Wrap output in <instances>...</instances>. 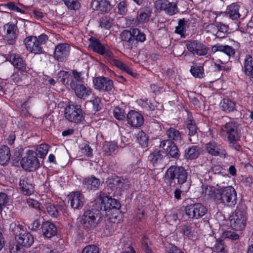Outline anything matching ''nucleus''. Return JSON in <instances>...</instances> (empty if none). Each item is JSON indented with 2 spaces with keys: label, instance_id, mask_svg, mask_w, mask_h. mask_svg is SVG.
Masks as SVG:
<instances>
[{
  "label": "nucleus",
  "instance_id": "obj_1",
  "mask_svg": "<svg viewBox=\"0 0 253 253\" xmlns=\"http://www.w3.org/2000/svg\"><path fill=\"white\" fill-rule=\"evenodd\" d=\"M98 206H95L91 210L85 211L82 217L81 223L84 228L91 230L98 224L100 216Z\"/></svg>",
  "mask_w": 253,
  "mask_h": 253
},
{
  "label": "nucleus",
  "instance_id": "obj_2",
  "mask_svg": "<svg viewBox=\"0 0 253 253\" xmlns=\"http://www.w3.org/2000/svg\"><path fill=\"white\" fill-rule=\"evenodd\" d=\"M246 211L243 206H237L230 219L231 227L235 230H242L246 225Z\"/></svg>",
  "mask_w": 253,
  "mask_h": 253
},
{
  "label": "nucleus",
  "instance_id": "obj_3",
  "mask_svg": "<svg viewBox=\"0 0 253 253\" xmlns=\"http://www.w3.org/2000/svg\"><path fill=\"white\" fill-rule=\"evenodd\" d=\"M217 203H222L228 206H234L237 201V194L235 189L231 186L226 187L219 190L217 193Z\"/></svg>",
  "mask_w": 253,
  "mask_h": 253
},
{
  "label": "nucleus",
  "instance_id": "obj_4",
  "mask_svg": "<svg viewBox=\"0 0 253 253\" xmlns=\"http://www.w3.org/2000/svg\"><path fill=\"white\" fill-rule=\"evenodd\" d=\"M21 166L26 171L33 172L40 166V163L35 152L33 150H29L26 152V156L21 160Z\"/></svg>",
  "mask_w": 253,
  "mask_h": 253
},
{
  "label": "nucleus",
  "instance_id": "obj_5",
  "mask_svg": "<svg viewBox=\"0 0 253 253\" xmlns=\"http://www.w3.org/2000/svg\"><path fill=\"white\" fill-rule=\"evenodd\" d=\"M65 117L69 121L78 123L84 119L83 111L80 106L70 104L65 109Z\"/></svg>",
  "mask_w": 253,
  "mask_h": 253
},
{
  "label": "nucleus",
  "instance_id": "obj_6",
  "mask_svg": "<svg viewBox=\"0 0 253 253\" xmlns=\"http://www.w3.org/2000/svg\"><path fill=\"white\" fill-rule=\"evenodd\" d=\"M95 206H98L99 210L109 211L111 210H119L121 204L119 201L109 196H104L95 200Z\"/></svg>",
  "mask_w": 253,
  "mask_h": 253
},
{
  "label": "nucleus",
  "instance_id": "obj_7",
  "mask_svg": "<svg viewBox=\"0 0 253 253\" xmlns=\"http://www.w3.org/2000/svg\"><path fill=\"white\" fill-rule=\"evenodd\" d=\"M247 14V9L244 7H241L238 4L232 3L227 6L225 12H221L220 15H225L233 20H237L244 19Z\"/></svg>",
  "mask_w": 253,
  "mask_h": 253
},
{
  "label": "nucleus",
  "instance_id": "obj_8",
  "mask_svg": "<svg viewBox=\"0 0 253 253\" xmlns=\"http://www.w3.org/2000/svg\"><path fill=\"white\" fill-rule=\"evenodd\" d=\"M221 130L227 135V138L229 141L239 140L241 133L237 123L234 121L226 123L222 126Z\"/></svg>",
  "mask_w": 253,
  "mask_h": 253
},
{
  "label": "nucleus",
  "instance_id": "obj_9",
  "mask_svg": "<svg viewBox=\"0 0 253 253\" xmlns=\"http://www.w3.org/2000/svg\"><path fill=\"white\" fill-rule=\"evenodd\" d=\"M184 211L189 218L198 219L206 213L207 210L202 204L196 203L187 206Z\"/></svg>",
  "mask_w": 253,
  "mask_h": 253
},
{
  "label": "nucleus",
  "instance_id": "obj_10",
  "mask_svg": "<svg viewBox=\"0 0 253 253\" xmlns=\"http://www.w3.org/2000/svg\"><path fill=\"white\" fill-rule=\"evenodd\" d=\"M188 50L193 55L205 56L209 51V48L197 40L189 41L186 43Z\"/></svg>",
  "mask_w": 253,
  "mask_h": 253
},
{
  "label": "nucleus",
  "instance_id": "obj_11",
  "mask_svg": "<svg viewBox=\"0 0 253 253\" xmlns=\"http://www.w3.org/2000/svg\"><path fill=\"white\" fill-rule=\"evenodd\" d=\"M90 42L89 46L94 51L103 56L108 60L112 59L113 53L108 46H104L98 40L94 38L90 39Z\"/></svg>",
  "mask_w": 253,
  "mask_h": 253
},
{
  "label": "nucleus",
  "instance_id": "obj_12",
  "mask_svg": "<svg viewBox=\"0 0 253 253\" xmlns=\"http://www.w3.org/2000/svg\"><path fill=\"white\" fill-rule=\"evenodd\" d=\"M155 5L157 9L164 10L169 15H173L178 11L175 0H159L156 2Z\"/></svg>",
  "mask_w": 253,
  "mask_h": 253
},
{
  "label": "nucleus",
  "instance_id": "obj_13",
  "mask_svg": "<svg viewBox=\"0 0 253 253\" xmlns=\"http://www.w3.org/2000/svg\"><path fill=\"white\" fill-rule=\"evenodd\" d=\"M94 88L100 91L109 92L113 88L112 80L108 78L99 77L93 80Z\"/></svg>",
  "mask_w": 253,
  "mask_h": 253
},
{
  "label": "nucleus",
  "instance_id": "obj_14",
  "mask_svg": "<svg viewBox=\"0 0 253 253\" xmlns=\"http://www.w3.org/2000/svg\"><path fill=\"white\" fill-rule=\"evenodd\" d=\"M120 38L123 42V46L126 48L132 50L137 47L136 40L133 34H132L131 29L123 31L120 34Z\"/></svg>",
  "mask_w": 253,
  "mask_h": 253
},
{
  "label": "nucleus",
  "instance_id": "obj_15",
  "mask_svg": "<svg viewBox=\"0 0 253 253\" xmlns=\"http://www.w3.org/2000/svg\"><path fill=\"white\" fill-rule=\"evenodd\" d=\"M70 50V46L66 43L57 44L54 49V57L60 62L65 61L68 58Z\"/></svg>",
  "mask_w": 253,
  "mask_h": 253
},
{
  "label": "nucleus",
  "instance_id": "obj_16",
  "mask_svg": "<svg viewBox=\"0 0 253 253\" xmlns=\"http://www.w3.org/2000/svg\"><path fill=\"white\" fill-rule=\"evenodd\" d=\"M71 87L74 90L76 95L82 99H86L91 94V89L83 83H70Z\"/></svg>",
  "mask_w": 253,
  "mask_h": 253
},
{
  "label": "nucleus",
  "instance_id": "obj_17",
  "mask_svg": "<svg viewBox=\"0 0 253 253\" xmlns=\"http://www.w3.org/2000/svg\"><path fill=\"white\" fill-rule=\"evenodd\" d=\"M26 48L32 53L40 54L42 52V47L38 42V38L35 36H30L25 39Z\"/></svg>",
  "mask_w": 253,
  "mask_h": 253
},
{
  "label": "nucleus",
  "instance_id": "obj_18",
  "mask_svg": "<svg viewBox=\"0 0 253 253\" xmlns=\"http://www.w3.org/2000/svg\"><path fill=\"white\" fill-rule=\"evenodd\" d=\"M4 29L6 30L5 38L7 43L14 45L18 36L17 26L13 23H8L4 25Z\"/></svg>",
  "mask_w": 253,
  "mask_h": 253
},
{
  "label": "nucleus",
  "instance_id": "obj_19",
  "mask_svg": "<svg viewBox=\"0 0 253 253\" xmlns=\"http://www.w3.org/2000/svg\"><path fill=\"white\" fill-rule=\"evenodd\" d=\"M160 147L166 151L172 158L178 159L180 152L176 145L170 140H163L160 145Z\"/></svg>",
  "mask_w": 253,
  "mask_h": 253
},
{
  "label": "nucleus",
  "instance_id": "obj_20",
  "mask_svg": "<svg viewBox=\"0 0 253 253\" xmlns=\"http://www.w3.org/2000/svg\"><path fill=\"white\" fill-rule=\"evenodd\" d=\"M127 123L132 127L141 126L143 123V117L141 114L135 111H130L126 116Z\"/></svg>",
  "mask_w": 253,
  "mask_h": 253
},
{
  "label": "nucleus",
  "instance_id": "obj_21",
  "mask_svg": "<svg viewBox=\"0 0 253 253\" xmlns=\"http://www.w3.org/2000/svg\"><path fill=\"white\" fill-rule=\"evenodd\" d=\"M71 201V206L75 209H81L85 202L84 195L80 191L73 192L68 195Z\"/></svg>",
  "mask_w": 253,
  "mask_h": 253
},
{
  "label": "nucleus",
  "instance_id": "obj_22",
  "mask_svg": "<svg viewBox=\"0 0 253 253\" xmlns=\"http://www.w3.org/2000/svg\"><path fill=\"white\" fill-rule=\"evenodd\" d=\"M90 6L93 10L101 13L108 12L112 9L110 2L107 0H93Z\"/></svg>",
  "mask_w": 253,
  "mask_h": 253
},
{
  "label": "nucleus",
  "instance_id": "obj_23",
  "mask_svg": "<svg viewBox=\"0 0 253 253\" xmlns=\"http://www.w3.org/2000/svg\"><path fill=\"white\" fill-rule=\"evenodd\" d=\"M206 150L208 153L213 156H225V151L222 147L214 141H210L206 144Z\"/></svg>",
  "mask_w": 253,
  "mask_h": 253
},
{
  "label": "nucleus",
  "instance_id": "obj_24",
  "mask_svg": "<svg viewBox=\"0 0 253 253\" xmlns=\"http://www.w3.org/2000/svg\"><path fill=\"white\" fill-rule=\"evenodd\" d=\"M44 205L48 214L51 217H57L59 215L61 212L62 213L66 212V208L64 205L55 207L54 205L51 203H46Z\"/></svg>",
  "mask_w": 253,
  "mask_h": 253
},
{
  "label": "nucleus",
  "instance_id": "obj_25",
  "mask_svg": "<svg viewBox=\"0 0 253 253\" xmlns=\"http://www.w3.org/2000/svg\"><path fill=\"white\" fill-rule=\"evenodd\" d=\"M10 60L14 67L21 72L27 70V65L25 61L18 54H13L10 57Z\"/></svg>",
  "mask_w": 253,
  "mask_h": 253
},
{
  "label": "nucleus",
  "instance_id": "obj_26",
  "mask_svg": "<svg viewBox=\"0 0 253 253\" xmlns=\"http://www.w3.org/2000/svg\"><path fill=\"white\" fill-rule=\"evenodd\" d=\"M211 51L215 53L217 51L226 54L228 57H233L235 54V50L231 46L217 43L211 47Z\"/></svg>",
  "mask_w": 253,
  "mask_h": 253
},
{
  "label": "nucleus",
  "instance_id": "obj_27",
  "mask_svg": "<svg viewBox=\"0 0 253 253\" xmlns=\"http://www.w3.org/2000/svg\"><path fill=\"white\" fill-rule=\"evenodd\" d=\"M19 185L23 193L27 196H30L34 193V187L30 183L29 179L26 176L22 175L20 178Z\"/></svg>",
  "mask_w": 253,
  "mask_h": 253
},
{
  "label": "nucleus",
  "instance_id": "obj_28",
  "mask_svg": "<svg viewBox=\"0 0 253 253\" xmlns=\"http://www.w3.org/2000/svg\"><path fill=\"white\" fill-rule=\"evenodd\" d=\"M243 69L245 75L250 78L253 79V57L247 54L243 62Z\"/></svg>",
  "mask_w": 253,
  "mask_h": 253
},
{
  "label": "nucleus",
  "instance_id": "obj_29",
  "mask_svg": "<svg viewBox=\"0 0 253 253\" xmlns=\"http://www.w3.org/2000/svg\"><path fill=\"white\" fill-rule=\"evenodd\" d=\"M42 232L47 238L55 236L57 233V228L54 224L49 221H45L42 225Z\"/></svg>",
  "mask_w": 253,
  "mask_h": 253
},
{
  "label": "nucleus",
  "instance_id": "obj_30",
  "mask_svg": "<svg viewBox=\"0 0 253 253\" xmlns=\"http://www.w3.org/2000/svg\"><path fill=\"white\" fill-rule=\"evenodd\" d=\"M16 239L18 243L24 247H29L34 243V237L28 232L20 234Z\"/></svg>",
  "mask_w": 253,
  "mask_h": 253
},
{
  "label": "nucleus",
  "instance_id": "obj_31",
  "mask_svg": "<svg viewBox=\"0 0 253 253\" xmlns=\"http://www.w3.org/2000/svg\"><path fill=\"white\" fill-rule=\"evenodd\" d=\"M101 182L99 179L92 175L86 177L84 180V184L86 189L89 190L97 189L99 188Z\"/></svg>",
  "mask_w": 253,
  "mask_h": 253
},
{
  "label": "nucleus",
  "instance_id": "obj_32",
  "mask_svg": "<svg viewBox=\"0 0 253 253\" xmlns=\"http://www.w3.org/2000/svg\"><path fill=\"white\" fill-rule=\"evenodd\" d=\"M201 151L200 148L196 145L192 146L185 150L184 158L194 160L197 158Z\"/></svg>",
  "mask_w": 253,
  "mask_h": 253
},
{
  "label": "nucleus",
  "instance_id": "obj_33",
  "mask_svg": "<svg viewBox=\"0 0 253 253\" xmlns=\"http://www.w3.org/2000/svg\"><path fill=\"white\" fill-rule=\"evenodd\" d=\"M219 190V189H216L213 186H206L203 189L202 194L204 196L207 197L208 199H213L217 202V199L216 196Z\"/></svg>",
  "mask_w": 253,
  "mask_h": 253
},
{
  "label": "nucleus",
  "instance_id": "obj_34",
  "mask_svg": "<svg viewBox=\"0 0 253 253\" xmlns=\"http://www.w3.org/2000/svg\"><path fill=\"white\" fill-rule=\"evenodd\" d=\"M209 28L214 29L215 31H217L215 35L217 37H224V34L227 33L228 30V26L221 22L216 23V24H211L209 25Z\"/></svg>",
  "mask_w": 253,
  "mask_h": 253
},
{
  "label": "nucleus",
  "instance_id": "obj_35",
  "mask_svg": "<svg viewBox=\"0 0 253 253\" xmlns=\"http://www.w3.org/2000/svg\"><path fill=\"white\" fill-rule=\"evenodd\" d=\"M10 149L6 146H1L0 147V164L4 165L10 160Z\"/></svg>",
  "mask_w": 253,
  "mask_h": 253
},
{
  "label": "nucleus",
  "instance_id": "obj_36",
  "mask_svg": "<svg viewBox=\"0 0 253 253\" xmlns=\"http://www.w3.org/2000/svg\"><path fill=\"white\" fill-rule=\"evenodd\" d=\"M109 61L111 64L115 65L118 68L125 71L129 75H130L133 77L135 76L136 73L133 72L127 65L124 64L121 61L114 59L113 56H112V59H110Z\"/></svg>",
  "mask_w": 253,
  "mask_h": 253
},
{
  "label": "nucleus",
  "instance_id": "obj_37",
  "mask_svg": "<svg viewBox=\"0 0 253 253\" xmlns=\"http://www.w3.org/2000/svg\"><path fill=\"white\" fill-rule=\"evenodd\" d=\"M166 134L169 138L168 140L174 141L177 143H181V135L179 131L173 127L169 128L166 132Z\"/></svg>",
  "mask_w": 253,
  "mask_h": 253
},
{
  "label": "nucleus",
  "instance_id": "obj_38",
  "mask_svg": "<svg viewBox=\"0 0 253 253\" xmlns=\"http://www.w3.org/2000/svg\"><path fill=\"white\" fill-rule=\"evenodd\" d=\"M235 102L229 99H223L220 104L221 110L226 113L233 112L235 110Z\"/></svg>",
  "mask_w": 253,
  "mask_h": 253
},
{
  "label": "nucleus",
  "instance_id": "obj_39",
  "mask_svg": "<svg viewBox=\"0 0 253 253\" xmlns=\"http://www.w3.org/2000/svg\"><path fill=\"white\" fill-rule=\"evenodd\" d=\"M151 13L152 10L148 8L141 10L137 15L139 24H143L147 22L151 17Z\"/></svg>",
  "mask_w": 253,
  "mask_h": 253
},
{
  "label": "nucleus",
  "instance_id": "obj_40",
  "mask_svg": "<svg viewBox=\"0 0 253 253\" xmlns=\"http://www.w3.org/2000/svg\"><path fill=\"white\" fill-rule=\"evenodd\" d=\"M190 72L195 78L201 79L205 76L204 68L202 66L200 65L195 64L194 65L191 66Z\"/></svg>",
  "mask_w": 253,
  "mask_h": 253
},
{
  "label": "nucleus",
  "instance_id": "obj_41",
  "mask_svg": "<svg viewBox=\"0 0 253 253\" xmlns=\"http://www.w3.org/2000/svg\"><path fill=\"white\" fill-rule=\"evenodd\" d=\"M137 142L142 148L147 147L148 145V137L146 133L142 131L139 130L136 134Z\"/></svg>",
  "mask_w": 253,
  "mask_h": 253
},
{
  "label": "nucleus",
  "instance_id": "obj_42",
  "mask_svg": "<svg viewBox=\"0 0 253 253\" xmlns=\"http://www.w3.org/2000/svg\"><path fill=\"white\" fill-rule=\"evenodd\" d=\"M163 157L164 156L162 152L159 150H156L150 154L149 158L151 163L154 165L155 164L161 163L163 159Z\"/></svg>",
  "mask_w": 253,
  "mask_h": 253
},
{
  "label": "nucleus",
  "instance_id": "obj_43",
  "mask_svg": "<svg viewBox=\"0 0 253 253\" xmlns=\"http://www.w3.org/2000/svg\"><path fill=\"white\" fill-rule=\"evenodd\" d=\"M113 18L109 16H104L101 17L99 20V25L102 28L109 29L113 24Z\"/></svg>",
  "mask_w": 253,
  "mask_h": 253
},
{
  "label": "nucleus",
  "instance_id": "obj_44",
  "mask_svg": "<svg viewBox=\"0 0 253 253\" xmlns=\"http://www.w3.org/2000/svg\"><path fill=\"white\" fill-rule=\"evenodd\" d=\"M187 21L184 19H179L178 22V26L175 27V33L181 35H184L187 27Z\"/></svg>",
  "mask_w": 253,
  "mask_h": 253
},
{
  "label": "nucleus",
  "instance_id": "obj_45",
  "mask_svg": "<svg viewBox=\"0 0 253 253\" xmlns=\"http://www.w3.org/2000/svg\"><path fill=\"white\" fill-rule=\"evenodd\" d=\"M113 184H116V188L122 190L126 189L129 187L128 181L126 179H121V178L116 177V179L113 180Z\"/></svg>",
  "mask_w": 253,
  "mask_h": 253
},
{
  "label": "nucleus",
  "instance_id": "obj_46",
  "mask_svg": "<svg viewBox=\"0 0 253 253\" xmlns=\"http://www.w3.org/2000/svg\"><path fill=\"white\" fill-rule=\"evenodd\" d=\"M48 151V146L45 144H42L38 145L36 149V153L35 155L39 156L41 158H44L47 154Z\"/></svg>",
  "mask_w": 253,
  "mask_h": 253
},
{
  "label": "nucleus",
  "instance_id": "obj_47",
  "mask_svg": "<svg viewBox=\"0 0 253 253\" xmlns=\"http://www.w3.org/2000/svg\"><path fill=\"white\" fill-rule=\"evenodd\" d=\"M131 29L132 34H133V36L136 40L137 43L138 42H143L145 41L146 36L143 32H141L140 30L137 28H133Z\"/></svg>",
  "mask_w": 253,
  "mask_h": 253
},
{
  "label": "nucleus",
  "instance_id": "obj_48",
  "mask_svg": "<svg viewBox=\"0 0 253 253\" xmlns=\"http://www.w3.org/2000/svg\"><path fill=\"white\" fill-rule=\"evenodd\" d=\"M166 174H187L182 167L172 166L167 170Z\"/></svg>",
  "mask_w": 253,
  "mask_h": 253
},
{
  "label": "nucleus",
  "instance_id": "obj_49",
  "mask_svg": "<svg viewBox=\"0 0 253 253\" xmlns=\"http://www.w3.org/2000/svg\"><path fill=\"white\" fill-rule=\"evenodd\" d=\"M239 235L232 230H227L223 232L221 235V239H229L232 240H236L239 239Z\"/></svg>",
  "mask_w": 253,
  "mask_h": 253
},
{
  "label": "nucleus",
  "instance_id": "obj_50",
  "mask_svg": "<svg viewBox=\"0 0 253 253\" xmlns=\"http://www.w3.org/2000/svg\"><path fill=\"white\" fill-rule=\"evenodd\" d=\"M128 172L134 174L144 173L145 169L140 167V163H137L135 164L130 165L128 167Z\"/></svg>",
  "mask_w": 253,
  "mask_h": 253
},
{
  "label": "nucleus",
  "instance_id": "obj_51",
  "mask_svg": "<svg viewBox=\"0 0 253 253\" xmlns=\"http://www.w3.org/2000/svg\"><path fill=\"white\" fill-rule=\"evenodd\" d=\"M66 6L71 10H76L80 7L78 0H63Z\"/></svg>",
  "mask_w": 253,
  "mask_h": 253
},
{
  "label": "nucleus",
  "instance_id": "obj_52",
  "mask_svg": "<svg viewBox=\"0 0 253 253\" xmlns=\"http://www.w3.org/2000/svg\"><path fill=\"white\" fill-rule=\"evenodd\" d=\"M58 80L64 84H68L71 77L67 72L60 71L58 74Z\"/></svg>",
  "mask_w": 253,
  "mask_h": 253
},
{
  "label": "nucleus",
  "instance_id": "obj_53",
  "mask_svg": "<svg viewBox=\"0 0 253 253\" xmlns=\"http://www.w3.org/2000/svg\"><path fill=\"white\" fill-rule=\"evenodd\" d=\"M127 12V4L126 1H120L117 5V13L125 15Z\"/></svg>",
  "mask_w": 253,
  "mask_h": 253
},
{
  "label": "nucleus",
  "instance_id": "obj_54",
  "mask_svg": "<svg viewBox=\"0 0 253 253\" xmlns=\"http://www.w3.org/2000/svg\"><path fill=\"white\" fill-rule=\"evenodd\" d=\"M187 128L188 129V135L190 136L194 135L197 132V127L195 122L191 119L187 122Z\"/></svg>",
  "mask_w": 253,
  "mask_h": 253
},
{
  "label": "nucleus",
  "instance_id": "obj_55",
  "mask_svg": "<svg viewBox=\"0 0 253 253\" xmlns=\"http://www.w3.org/2000/svg\"><path fill=\"white\" fill-rule=\"evenodd\" d=\"M125 20L126 25L128 27H135L139 25L137 17L135 18L132 16H127L125 18Z\"/></svg>",
  "mask_w": 253,
  "mask_h": 253
},
{
  "label": "nucleus",
  "instance_id": "obj_56",
  "mask_svg": "<svg viewBox=\"0 0 253 253\" xmlns=\"http://www.w3.org/2000/svg\"><path fill=\"white\" fill-rule=\"evenodd\" d=\"M81 148L82 153L87 157H91L92 156L93 150L89 146L88 142L84 143Z\"/></svg>",
  "mask_w": 253,
  "mask_h": 253
},
{
  "label": "nucleus",
  "instance_id": "obj_57",
  "mask_svg": "<svg viewBox=\"0 0 253 253\" xmlns=\"http://www.w3.org/2000/svg\"><path fill=\"white\" fill-rule=\"evenodd\" d=\"M114 116L119 120H123L125 118V113L123 109L116 107L114 110Z\"/></svg>",
  "mask_w": 253,
  "mask_h": 253
},
{
  "label": "nucleus",
  "instance_id": "obj_58",
  "mask_svg": "<svg viewBox=\"0 0 253 253\" xmlns=\"http://www.w3.org/2000/svg\"><path fill=\"white\" fill-rule=\"evenodd\" d=\"M8 201L7 195L4 193H0V214Z\"/></svg>",
  "mask_w": 253,
  "mask_h": 253
},
{
  "label": "nucleus",
  "instance_id": "obj_59",
  "mask_svg": "<svg viewBox=\"0 0 253 253\" xmlns=\"http://www.w3.org/2000/svg\"><path fill=\"white\" fill-rule=\"evenodd\" d=\"M82 253H99V249L94 245H88L84 248Z\"/></svg>",
  "mask_w": 253,
  "mask_h": 253
},
{
  "label": "nucleus",
  "instance_id": "obj_60",
  "mask_svg": "<svg viewBox=\"0 0 253 253\" xmlns=\"http://www.w3.org/2000/svg\"><path fill=\"white\" fill-rule=\"evenodd\" d=\"M92 102L93 108L94 110L96 112L99 111L101 108V99L97 97H94V99L92 100H91Z\"/></svg>",
  "mask_w": 253,
  "mask_h": 253
},
{
  "label": "nucleus",
  "instance_id": "obj_61",
  "mask_svg": "<svg viewBox=\"0 0 253 253\" xmlns=\"http://www.w3.org/2000/svg\"><path fill=\"white\" fill-rule=\"evenodd\" d=\"M166 219L170 224L175 223L177 220V216L175 212H171L165 216Z\"/></svg>",
  "mask_w": 253,
  "mask_h": 253
},
{
  "label": "nucleus",
  "instance_id": "obj_62",
  "mask_svg": "<svg viewBox=\"0 0 253 253\" xmlns=\"http://www.w3.org/2000/svg\"><path fill=\"white\" fill-rule=\"evenodd\" d=\"M150 127L153 133H155L156 134H160L162 127L161 124L159 123H151L150 125Z\"/></svg>",
  "mask_w": 253,
  "mask_h": 253
},
{
  "label": "nucleus",
  "instance_id": "obj_63",
  "mask_svg": "<svg viewBox=\"0 0 253 253\" xmlns=\"http://www.w3.org/2000/svg\"><path fill=\"white\" fill-rule=\"evenodd\" d=\"M104 148L106 151L108 152L110 154L111 153L114 152V151L117 149V146L114 142H109L104 146Z\"/></svg>",
  "mask_w": 253,
  "mask_h": 253
},
{
  "label": "nucleus",
  "instance_id": "obj_64",
  "mask_svg": "<svg viewBox=\"0 0 253 253\" xmlns=\"http://www.w3.org/2000/svg\"><path fill=\"white\" fill-rule=\"evenodd\" d=\"M7 7L12 10H14L15 11L20 12L21 13H24L25 11L19 7H18L14 2H10L7 3L6 4Z\"/></svg>",
  "mask_w": 253,
  "mask_h": 253
}]
</instances>
